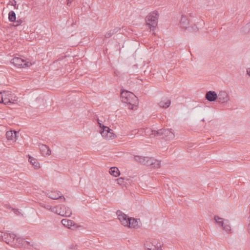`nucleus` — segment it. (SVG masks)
<instances>
[{"label": "nucleus", "mask_w": 250, "mask_h": 250, "mask_svg": "<svg viewBox=\"0 0 250 250\" xmlns=\"http://www.w3.org/2000/svg\"><path fill=\"white\" fill-rule=\"evenodd\" d=\"M171 104V101L169 99H165L164 100L161 101L159 103V105L161 107L167 108Z\"/></svg>", "instance_id": "21"}, {"label": "nucleus", "mask_w": 250, "mask_h": 250, "mask_svg": "<svg viewBox=\"0 0 250 250\" xmlns=\"http://www.w3.org/2000/svg\"><path fill=\"white\" fill-rule=\"evenodd\" d=\"M159 16L158 12L155 11L150 13L146 17V24L149 26L151 31H153L157 26Z\"/></svg>", "instance_id": "3"}, {"label": "nucleus", "mask_w": 250, "mask_h": 250, "mask_svg": "<svg viewBox=\"0 0 250 250\" xmlns=\"http://www.w3.org/2000/svg\"><path fill=\"white\" fill-rule=\"evenodd\" d=\"M62 223L64 226L68 228H71L72 227H74L75 225L73 221L66 219H62Z\"/></svg>", "instance_id": "18"}, {"label": "nucleus", "mask_w": 250, "mask_h": 250, "mask_svg": "<svg viewBox=\"0 0 250 250\" xmlns=\"http://www.w3.org/2000/svg\"><path fill=\"white\" fill-rule=\"evenodd\" d=\"M62 216L69 217L72 214V210L70 208L65 206H62Z\"/></svg>", "instance_id": "15"}, {"label": "nucleus", "mask_w": 250, "mask_h": 250, "mask_svg": "<svg viewBox=\"0 0 250 250\" xmlns=\"http://www.w3.org/2000/svg\"><path fill=\"white\" fill-rule=\"evenodd\" d=\"M39 148L42 156H49L51 154V150L46 145L40 144L39 145Z\"/></svg>", "instance_id": "12"}, {"label": "nucleus", "mask_w": 250, "mask_h": 250, "mask_svg": "<svg viewBox=\"0 0 250 250\" xmlns=\"http://www.w3.org/2000/svg\"><path fill=\"white\" fill-rule=\"evenodd\" d=\"M72 0H67V4L68 6H70V3H71Z\"/></svg>", "instance_id": "41"}, {"label": "nucleus", "mask_w": 250, "mask_h": 250, "mask_svg": "<svg viewBox=\"0 0 250 250\" xmlns=\"http://www.w3.org/2000/svg\"><path fill=\"white\" fill-rule=\"evenodd\" d=\"M123 181L124 179L121 177L117 179L118 183L120 185H121L123 183Z\"/></svg>", "instance_id": "36"}, {"label": "nucleus", "mask_w": 250, "mask_h": 250, "mask_svg": "<svg viewBox=\"0 0 250 250\" xmlns=\"http://www.w3.org/2000/svg\"><path fill=\"white\" fill-rule=\"evenodd\" d=\"M248 219H249V221L250 222L248 224V232L250 234V218H248Z\"/></svg>", "instance_id": "39"}, {"label": "nucleus", "mask_w": 250, "mask_h": 250, "mask_svg": "<svg viewBox=\"0 0 250 250\" xmlns=\"http://www.w3.org/2000/svg\"><path fill=\"white\" fill-rule=\"evenodd\" d=\"M51 211L52 212L55 213L59 215L62 216V213H60V212H62V206H56L54 207H52Z\"/></svg>", "instance_id": "26"}, {"label": "nucleus", "mask_w": 250, "mask_h": 250, "mask_svg": "<svg viewBox=\"0 0 250 250\" xmlns=\"http://www.w3.org/2000/svg\"><path fill=\"white\" fill-rule=\"evenodd\" d=\"M241 31L244 33H250V22L243 27L241 29Z\"/></svg>", "instance_id": "28"}, {"label": "nucleus", "mask_w": 250, "mask_h": 250, "mask_svg": "<svg viewBox=\"0 0 250 250\" xmlns=\"http://www.w3.org/2000/svg\"><path fill=\"white\" fill-rule=\"evenodd\" d=\"M201 121H204V119H202Z\"/></svg>", "instance_id": "45"}, {"label": "nucleus", "mask_w": 250, "mask_h": 250, "mask_svg": "<svg viewBox=\"0 0 250 250\" xmlns=\"http://www.w3.org/2000/svg\"><path fill=\"white\" fill-rule=\"evenodd\" d=\"M3 101V93L0 92V103H2Z\"/></svg>", "instance_id": "37"}, {"label": "nucleus", "mask_w": 250, "mask_h": 250, "mask_svg": "<svg viewBox=\"0 0 250 250\" xmlns=\"http://www.w3.org/2000/svg\"><path fill=\"white\" fill-rule=\"evenodd\" d=\"M4 238V233L3 232L0 231V240H3Z\"/></svg>", "instance_id": "38"}, {"label": "nucleus", "mask_w": 250, "mask_h": 250, "mask_svg": "<svg viewBox=\"0 0 250 250\" xmlns=\"http://www.w3.org/2000/svg\"><path fill=\"white\" fill-rule=\"evenodd\" d=\"M32 165L35 168H38L40 167L39 163L37 162L36 160L34 161V163Z\"/></svg>", "instance_id": "32"}, {"label": "nucleus", "mask_w": 250, "mask_h": 250, "mask_svg": "<svg viewBox=\"0 0 250 250\" xmlns=\"http://www.w3.org/2000/svg\"><path fill=\"white\" fill-rule=\"evenodd\" d=\"M121 99L122 102L129 105V108L131 109H134L138 104L137 97L132 93L127 91H124L121 93Z\"/></svg>", "instance_id": "1"}, {"label": "nucleus", "mask_w": 250, "mask_h": 250, "mask_svg": "<svg viewBox=\"0 0 250 250\" xmlns=\"http://www.w3.org/2000/svg\"><path fill=\"white\" fill-rule=\"evenodd\" d=\"M189 24V21L186 16L182 15L181 20L180 21V27L183 28H185L186 30V28L188 27V25Z\"/></svg>", "instance_id": "16"}, {"label": "nucleus", "mask_w": 250, "mask_h": 250, "mask_svg": "<svg viewBox=\"0 0 250 250\" xmlns=\"http://www.w3.org/2000/svg\"><path fill=\"white\" fill-rule=\"evenodd\" d=\"M219 99L223 100L224 102L226 101L225 97H227V94L225 92H222L219 94L218 96Z\"/></svg>", "instance_id": "31"}, {"label": "nucleus", "mask_w": 250, "mask_h": 250, "mask_svg": "<svg viewBox=\"0 0 250 250\" xmlns=\"http://www.w3.org/2000/svg\"><path fill=\"white\" fill-rule=\"evenodd\" d=\"M28 160L30 162V163L32 165L34 163V161H35L36 159L35 158H34L33 157L29 156Z\"/></svg>", "instance_id": "34"}, {"label": "nucleus", "mask_w": 250, "mask_h": 250, "mask_svg": "<svg viewBox=\"0 0 250 250\" xmlns=\"http://www.w3.org/2000/svg\"><path fill=\"white\" fill-rule=\"evenodd\" d=\"M162 245L160 240L152 238L147 239L145 244V248L147 250H161Z\"/></svg>", "instance_id": "4"}, {"label": "nucleus", "mask_w": 250, "mask_h": 250, "mask_svg": "<svg viewBox=\"0 0 250 250\" xmlns=\"http://www.w3.org/2000/svg\"><path fill=\"white\" fill-rule=\"evenodd\" d=\"M16 4V1L14 0H13V1L12 2L11 5L15 6Z\"/></svg>", "instance_id": "43"}, {"label": "nucleus", "mask_w": 250, "mask_h": 250, "mask_svg": "<svg viewBox=\"0 0 250 250\" xmlns=\"http://www.w3.org/2000/svg\"><path fill=\"white\" fill-rule=\"evenodd\" d=\"M166 130V129H164V128L160 129H159L158 130H155L154 137H155V136H161L162 135H164V134L165 133Z\"/></svg>", "instance_id": "29"}, {"label": "nucleus", "mask_w": 250, "mask_h": 250, "mask_svg": "<svg viewBox=\"0 0 250 250\" xmlns=\"http://www.w3.org/2000/svg\"><path fill=\"white\" fill-rule=\"evenodd\" d=\"M15 22H16V24L15 26H17L21 24L22 21H21V20L20 19V20H18L17 21H16Z\"/></svg>", "instance_id": "35"}, {"label": "nucleus", "mask_w": 250, "mask_h": 250, "mask_svg": "<svg viewBox=\"0 0 250 250\" xmlns=\"http://www.w3.org/2000/svg\"><path fill=\"white\" fill-rule=\"evenodd\" d=\"M134 159L135 161L143 165L152 166L153 167L156 168L160 167L161 166L160 161L155 160L154 158L151 157L135 156Z\"/></svg>", "instance_id": "2"}, {"label": "nucleus", "mask_w": 250, "mask_h": 250, "mask_svg": "<svg viewBox=\"0 0 250 250\" xmlns=\"http://www.w3.org/2000/svg\"><path fill=\"white\" fill-rule=\"evenodd\" d=\"M138 220H140L130 217L129 220H128V224L127 225V227L129 228H135L138 225Z\"/></svg>", "instance_id": "19"}, {"label": "nucleus", "mask_w": 250, "mask_h": 250, "mask_svg": "<svg viewBox=\"0 0 250 250\" xmlns=\"http://www.w3.org/2000/svg\"><path fill=\"white\" fill-rule=\"evenodd\" d=\"M11 63L18 68L28 67L32 64L31 62L19 57H14L11 60Z\"/></svg>", "instance_id": "6"}, {"label": "nucleus", "mask_w": 250, "mask_h": 250, "mask_svg": "<svg viewBox=\"0 0 250 250\" xmlns=\"http://www.w3.org/2000/svg\"><path fill=\"white\" fill-rule=\"evenodd\" d=\"M8 20L11 22H14L16 20V13L14 11H10L8 14Z\"/></svg>", "instance_id": "24"}, {"label": "nucleus", "mask_w": 250, "mask_h": 250, "mask_svg": "<svg viewBox=\"0 0 250 250\" xmlns=\"http://www.w3.org/2000/svg\"><path fill=\"white\" fill-rule=\"evenodd\" d=\"M40 205L42 207V208H44L47 209V210H51V208H52V206L48 205V204H46V203H45L44 202H41L40 203Z\"/></svg>", "instance_id": "30"}, {"label": "nucleus", "mask_w": 250, "mask_h": 250, "mask_svg": "<svg viewBox=\"0 0 250 250\" xmlns=\"http://www.w3.org/2000/svg\"><path fill=\"white\" fill-rule=\"evenodd\" d=\"M46 194V196L51 199L57 200L61 199L63 201L65 200V198L62 195V194L60 191L55 190H47Z\"/></svg>", "instance_id": "8"}, {"label": "nucleus", "mask_w": 250, "mask_h": 250, "mask_svg": "<svg viewBox=\"0 0 250 250\" xmlns=\"http://www.w3.org/2000/svg\"><path fill=\"white\" fill-rule=\"evenodd\" d=\"M205 97L208 101L212 102L217 99L218 95L214 91H208L206 93Z\"/></svg>", "instance_id": "13"}, {"label": "nucleus", "mask_w": 250, "mask_h": 250, "mask_svg": "<svg viewBox=\"0 0 250 250\" xmlns=\"http://www.w3.org/2000/svg\"><path fill=\"white\" fill-rule=\"evenodd\" d=\"M19 132L16 131H8L6 133V138L8 140L16 141L18 139Z\"/></svg>", "instance_id": "14"}, {"label": "nucleus", "mask_w": 250, "mask_h": 250, "mask_svg": "<svg viewBox=\"0 0 250 250\" xmlns=\"http://www.w3.org/2000/svg\"><path fill=\"white\" fill-rule=\"evenodd\" d=\"M120 29V28L116 27V28H115L113 30H110V31H109L107 33H106L105 34V38H109L115 33L118 32Z\"/></svg>", "instance_id": "23"}, {"label": "nucleus", "mask_w": 250, "mask_h": 250, "mask_svg": "<svg viewBox=\"0 0 250 250\" xmlns=\"http://www.w3.org/2000/svg\"><path fill=\"white\" fill-rule=\"evenodd\" d=\"M2 93H3V101L4 100V99H5L6 97L5 92L3 91Z\"/></svg>", "instance_id": "40"}, {"label": "nucleus", "mask_w": 250, "mask_h": 250, "mask_svg": "<svg viewBox=\"0 0 250 250\" xmlns=\"http://www.w3.org/2000/svg\"><path fill=\"white\" fill-rule=\"evenodd\" d=\"M117 215H118V218L121 224L124 226L127 227L128 220H129L130 217H128L124 213L120 210H118L117 211Z\"/></svg>", "instance_id": "11"}, {"label": "nucleus", "mask_w": 250, "mask_h": 250, "mask_svg": "<svg viewBox=\"0 0 250 250\" xmlns=\"http://www.w3.org/2000/svg\"><path fill=\"white\" fill-rule=\"evenodd\" d=\"M134 134L138 133L140 135H142L144 133L146 136H149L150 137H154L155 130L152 129L150 128H141L137 132L136 130H134L132 131Z\"/></svg>", "instance_id": "9"}, {"label": "nucleus", "mask_w": 250, "mask_h": 250, "mask_svg": "<svg viewBox=\"0 0 250 250\" xmlns=\"http://www.w3.org/2000/svg\"><path fill=\"white\" fill-rule=\"evenodd\" d=\"M129 135L131 136L130 138H133V137H134L133 136H132L133 134H130Z\"/></svg>", "instance_id": "44"}, {"label": "nucleus", "mask_w": 250, "mask_h": 250, "mask_svg": "<svg viewBox=\"0 0 250 250\" xmlns=\"http://www.w3.org/2000/svg\"><path fill=\"white\" fill-rule=\"evenodd\" d=\"M2 103H3L4 104H11V102L9 99H7V98H6L3 100V102H2Z\"/></svg>", "instance_id": "33"}, {"label": "nucleus", "mask_w": 250, "mask_h": 250, "mask_svg": "<svg viewBox=\"0 0 250 250\" xmlns=\"http://www.w3.org/2000/svg\"><path fill=\"white\" fill-rule=\"evenodd\" d=\"M186 30L188 32L196 33L198 31V28L195 25L189 26L186 28Z\"/></svg>", "instance_id": "27"}, {"label": "nucleus", "mask_w": 250, "mask_h": 250, "mask_svg": "<svg viewBox=\"0 0 250 250\" xmlns=\"http://www.w3.org/2000/svg\"><path fill=\"white\" fill-rule=\"evenodd\" d=\"M110 174L114 176V177H118L120 175V171L118 169V168L116 167H112L109 169V171Z\"/></svg>", "instance_id": "22"}, {"label": "nucleus", "mask_w": 250, "mask_h": 250, "mask_svg": "<svg viewBox=\"0 0 250 250\" xmlns=\"http://www.w3.org/2000/svg\"><path fill=\"white\" fill-rule=\"evenodd\" d=\"M98 123L100 127V132L103 138L106 139H113L115 137L113 131L109 128L108 127L105 126L100 122L98 120Z\"/></svg>", "instance_id": "5"}, {"label": "nucleus", "mask_w": 250, "mask_h": 250, "mask_svg": "<svg viewBox=\"0 0 250 250\" xmlns=\"http://www.w3.org/2000/svg\"><path fill=\"white\" fill-rule=\"evenodd\" d=\"M14 212H15V214L18 215L20 213V211L18 209H15L14 210Z\"/></svg>", "instance_id": "42"}, {"label": "nucleus", "mask_w": 250, "mask_h": 250, "mask_svg": "<svg viewBox=\"0 0 250 250\" xmlns=\"http://www.w3.org/2000/svg\"><path fill=\"white\" fill-rule=\"evenodd\" d=\"M174 134L171 129H166L163 137L165 140L168 141L173 139L174 138Z\"/></svg>", "instance_id": "17"}, {"label": "nucleus", "mask_w": 250, "mask_h": 250, "mask_svg": "<svg viewBox=\"0 0 250 250\" xmlns=\"http://www.w3.org/2000/svg\"><path fill=\"white\" fill-rule=\"evenodd\" d=\"M16 238V236L14 233H4V238L3 241L7 244L14 246Z\"/></svg>", "instance_id": "10"}, {"label": "nucleus", "mask_w": 250, "mask_h": 250, "mask_svg": "<svg viewBox=\"0 0 250 250\" xmlns=\"http://www.w3.org/2000/svg\"><path fill=\"white\" fill-rule=\"evenodd\" d=\"M226 233H231V229L229 225V222L227 220L226 221V223L222 227Z\"/></svg>", "instance_id": "25"}, {"label": "nucleus", "mask_w": 250, "mask_h": 250, "mask_svg": "<svg viewBox=\"0 0 250 250\" xmlns=\"http://www.w3.org/2000/svg\"><path fill=\"white\" fill-rule=\"evenodd\" d=\"M14 246L18 247H23L29 249L33 246V244L31 242L26 241L22 238L17 237L16 238Z\"/></svg>", "instance_id": "7"}, {"label": "nucleus", "mask_w": 250, "mask_h": 250, "mask_svg": "<svg viewBox=\"0 0 250 250\" xmlns=\"http://www.w3.org/2000/svg\"><path fill=\"white\" fill-rule=\"evenodd\" d=\"M214 219L217 225L222 228L224 226V225L226 223V221H227V220H224V219L220 218L218 216H215Z\"/></svg>", "instance_id": "20"}]
</instances>
